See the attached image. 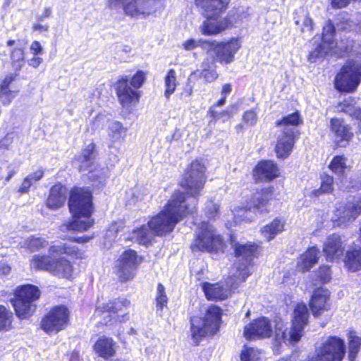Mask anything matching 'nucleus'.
<instances>
[{"instance_id":"63","label":"nucleus","mask_w":361,"mask_h":361,"mask_svg":"<svg viewBox=\"0 0 361 361\" xmlns=\"http://www.w3.org/2000/svg\"><path fill=\"white\" fill-rule=\"evenodd\" d=\"M43 61L42 58L38 56H33V57L27 61L28 64L33 67L37 68Z\"/></svg>"},{"instance_id":"36","label":"nucleus","mask_w":361,"mask_h":361,"mask_svg":"<svg viewBox=\"0 0 361 361\" xmlns=\"http://www.w3.org/2000/svg\"><path fill=\"white\" fill-rule=\"evenodd\" d=\"M49 245L48 241L42 238L30 236L19 243L20 247L25 248L31 252H37L45 248Z\"/></svg>"},{"instance_id":"35","label":"nucleus","mask_w":361,"mask_h":361,"mask_svg":"<svg viewBox=\"0 0 361 361\" xmlns=\"http://www.w3.org/2000/svg\"><path fill=\"white\" fill-rule=\"evenodd\" d=\"M285 222L279 219H274L269 224L263 226L261 232L263 236L267 240H271L274 237L281 233L284 229Z\"/></svg>"},{"instance_id":"46","label":"nucleus","mask_w":361,"mask_h":361,"mask_svg":"<svg viewBox=\"0 0 361 361\" xmlns=\"http://www.w3.org/2000/svg\"><path fill=\"white\" fill-rule=\"evenodd\" d=\"M168 302V298L166 294L165 288L161 283L157 285L156 303L157 308L159 310H162L166 306Z\"/></svg>"},{"instance_id":"62","label":"nucleus","mask_w":361,"mask_h":361,"mask_svg":"<svg viewBox=\"0 0 361 361\" xmlns=\"http://www.w3.org/2000/svg\"><path fill=\"white\" fill-rule=\"evenodd\" d=\"M351 0H331V6L334 8H341L345 7Z\"/></svg>"},{"instance_id":"12","label":"nucleus","mask_w":361,"mask_h":361,"mask_svg":"<svg viewBox=\"0 0 361 361\" xmlns=\"http://www.w3.org/2000/svg\"><path fill=\"white\" fill-rule=\"evenodd\" d=\"M361 82V61L352 60L345 63L334 80L335 88L341 92L353 93Z\"/></svg>"},{"instance_id":"26","label":"nucleus","mask_w":361,"mask_h":361,"mask_svg":"<svg viewBox=\"0 0 361 361\" xmlns=\"http://www.w3.org/2000/svg\"><path fill=\"white\" fill-rule=\"evenodd\" d=\"M279 175V169L272 161H260L255 168L253 176L258 181L271 180Z\"/></svg>"},{"instance_id":"38","label":"nucleus","mask_w":361,"mask_h":361,"mask_svg":"<svg viewBox=\"0 0 361 361\" xmlns=\"http://www.w3.org/2000/svg\"><path fill=\"white\" fill-rule=\"evenodd\" d=\"M350 167L348 159L344 155L334 157L329 164V169L338 176H343Z\"/></svg>"},{"instance_id":"57","label":"nucleus","mask_w":361,"mask_h":361,"mask_svg":"<svg viewBox=\"0 0 361 361\" xmlns=\"http://www.w3.org/2000/svg\"><path fill=\"white\" fill-rule=\"evenodd\" d=\"M33 181L31 179V177H29L28 176L24 179L23 182L22 183L20 188L19 192L21 193H25L27 192L32 185L33 184Z\"/></svg>"},{"instance_id":"55","label":"nucleus","mask_w":361,"mask_h":361,"mask_svg":"<svg viewBox=\"0 0 361 361\" xmlns=\"http://www.w3.org/2000/svg\"><path fill=\"white\" fill-rule=\"evenodd\" d=\"M319 276L323 283L329 281L331 279L330 267L329 266H322L319 270Z\"/></svg>"},{"instance_id":"33","label":"nucleus","mask_w":361,"mask_h":361,"mask_svg":"<svg viewBox=\"0 0 361 361\" xmlns=\"http://www.w3.org/2000/svg\"><path fill=\"white\" fill-rule=\"evenodd\" d=\"M154 235V234L147 225H142L140 228L134 229L128 239L140 245H147L153 239Z\"/></svg>"},{"instance_id":"14","label":"nucleus","mask_w":361,"mask_h":361,"mask_svg":"<svg viewBox=\"0 0 361 361\" xmlns=\"http://www.w3.org/2000/svg\"><path fill=\"white\" fill-rule=\"evenodd\" d=\"M157 0H108L111 9H123L124 13L132 17L146 16L156 11Z\"/></svg>"},{"instance_id":"4","label":"nucleus","mask_w":361,"mask_h":361,"mask_svg":"<svg viewBox=\"0 0 361 361\" xmlns=\"http://www.w3.org/2000/svg\"><path fill=\"white\" fill-rule=\"evenodd\" d=\"M69 209L73 220L61 226L62 231L83 232L93 224L90 216L93 210L92 192L82 188H75L70 192Z\"/></svg>"},{"instance_id":"10","label":"nucleus","mask_w":361,"mask_h":361,"mask_svg":"<svg viewBox=\"0 0 361 361\" xmlns=\"http://www.w3.org/2000/svg\"><path fill=\"white\" fill-rule=\"evenodd\" d=\"M224 247V240L220 235L216 233L212 225L207 222H202L197 229L191 249L195 251L208 252H217L223 251Z\"/></svg>"},{"instance_id":"48","label":"nucleus","mask_w":361,"mask_h":361,"mask_svg":"<svg viewBox=\"0 0 361 361\" xmlns=\"http://www.w3.org/2000/svg\"><path fill=\"white\" fill-rule=\"evenodd\" d=\"M226 102V97H222L219 101L211 106L209 109L207 114L212 118V121H216L220 119V116L218 114V111L216 110L217 106H223Z\"/></svg>"},{"instance_id":"44","label":"nucleus","mask_w":361,"mask_h":361,"mask_svg":"<svg viewBox=\"0 0 361 361\" xmlns=\"http://www.w3.org/2000/svg\"><path fill=\"white\" fill-rule=\"evenodd\" d=\"M241 361H263L261 352L256 348L245 346L240 353Z\"/></svg>"},{"instance_id":"8","label":"nucleus","mask_w":361,"mask_h":361,"mask_svg":"<svg viewBox=\"0 0 361 361\" xmlns=\"http://www.w3.org/2000/svg\"><path fill=\"white\" fill-rule=\"evenodd\" d=\"M221 310L215 305L209 306L204 317H193L191 320V335L193 341L198 344L200 340L215 334L219 329Z\"/></svg>"},{"instance_id":"11","label":"nucleus","mask_w":361,"mask_h":361,"mask_svg":"<svg viewBox=\"0 0 361 361\" xmlns=\"http://www.w3.org/2000/svg\"><path fill=\"white\" fill-rule=\"evenodd\" d=\"M41 295L39 289L31 284L18 287L12 300L16 315L20 319L31 316L36 309L35 304Z\"/></svg>"},{"instance_id":"31","label":"nucleus","mask_w":361,"mask_h":361,"mask_svg":"<svg viewBox=\"0 0 361 361\" xmlns=\"http://www.w3.org/2000/svg\"><path fill=\"white\" fill-rule=\"evenodd\" d=\"M116 343L113 339L102 336L99 338L94 345V350L99 356L109 359L116 353Z\"/></svg>"},{"instance_id":"19","label":"nucleus","mask_w":361,"mask_h":361,"mask_svg":"<svg viewBox=\"0 0 361 361\" xmlns=\"http://www.w3.org/2000/svg\"><path fill=\"white\" fill-rule=\"evenodd\" d=\"M361 214V197L354 198L352 202L339 204L334 212V221L338 225H346L354 221Z\"/></svg>"},{"instance_id":"49","label":"nucleus","mask_w":361,"mask_h":361,"mask_svg":"<svg viewBox=\"0 0 361 361\" xmlns=\"http://www.w3.org/2000/svg\"><path fill=\"white\" fill-rule=\"evenodd\" d=\"M93 182V186L96 188L102 187L105 184L106 175L105 172H95L90 177Z\"/></svg>"},{"instance_id":"21","label":"nucleus","mask_w":361,"mask_h":361,"mask_svg":"<svg viewBox=\"0 0 361 361\" xmlns=\"http://www.w3.org/2000/svg\"><path fill=\"white\" fill-rule=\"evenodd\" d=\"M331 130L335 145L338 147H345L353 137L351 127L343 119L332 118Z\"/></svg>"},{"instance_id":"54","label":"nucleus","mask_w":361,"mask_h":361,"mask_svg":"<svg viewBox=\"0 0 361 361\" xmlns=\"http://www.w3.org/2000/svg\"><path fill=\"white\" fill-rule=\"evenodd\" d=\"M123 227V224L120 223H114L112 224L109 228L107 230L106 235L110 240L114 239L116 237V233L120 231V229Z\"/></svg>"},{"instance_id":"64","label":"nucleus","mask_w":361,"mask_h":361,"mask_svg":"<svg viewBox=\"0 0 361 361\" xmlns=\"http://www.w3.org/2000/svg\"><path fill=\"white\" fill-rule=\"evenodd\" d=\"M11 267L9 264L4 262H0V276H5L10 273Z\"/></svg>"},{"instance_id":"20","label":"nucleus","mask_w":361,"mask_h":361,"mask_svg":"<svg viewBox=\"0 0 361 361\" xmlns=\"http://www.w3.org/2000/svg\"><path fill=\"white\" fill-rule=\"evenodd\" d=\"M92 124L96 129L106 127L107 137L111 143L120 141L127 130L121 122L109 119L102 114L94 118Z\"/></svg>"},{"instance_id":"16","label":"nucleus","mask_w":361,"mask_h":361,"mask_svg":"<svg viewBox=\"0 0 361 361\" xmlns=\"http://www.w3.org/2000/svg\"><path fill=\"white\" fill-rule=\"evenodd\" d=\"M70 312L63 305L52 308L42 321V328L48 334L58 333L69 322Z\"/></svg>"},{"instance_id":"42","label":"nucleus","mask_w":361,"mask_h":361,"mask_svg":"<svg viewBox=\"0 0 361 361\" xmlns=\"http://www.w3.org/2000/svg\"><path fill=\"white\" fill-rule=\"evenodd\" d=\"M348 338L349 360L350 361H355L361 346V338L357 336L355 331H350Z\"/></svg>"},{"instance_id":"53","label":"nucleus","mask_w":361,"mask_h":361,"mask_svg":"<svg viewBox=\"0 0 361 361\" xmlns=\"http://www.w3.org/2000/svg\"><path fill=\"white\" fill-rule=\"evenodd\" d=\"M206 214L210 219L214 218L218 214L219 206L213 202H209L206 205Z\"/></svg>"},{"instance_id":"61","label":"nucleus","mask_w":361,"mask_h":361,"mask_svg":"<svg viewBox=\"0 0 361 361\" xmlns=\"http://www.w3.org/2000/svg\"><path fill=\"white\" fill-rule=\"evenodd\" d=\"M42 21H38L32 25V30L34 31H39L40 32H44L48 30L49 25L47 24H42Z\"/></svg>"},{"instance_id":"22","label":"nucleus","mask_w":361,"mask_h":361,"mask_svg":"<svg viewBox=\"0 0 361 361\" xmlns=\"http://www.w3.org/2000/svg\"><path fill=\"white\" fill-rule=\"evenodd\" d=\"M115 90L119 103L123 107H128L139 101L140 95L128 85L127 76L118 78L115 84Z\"/></svg>"},{"instance_id":"28","label":"nucleus","mask_w":361,"mask_h":361,"mask_svg":"<svg viewBox=\"0 0 361 361\" xmlns=\"http://www.w3.org/2000/svg\"><path fill=\"white\" fill-rule=\"evenodd\" d=\"M130 301L126 298H118L113 301H110L106 306L102 308L98 307L96 313L97 314H109L110 317H113L112 314H117V319L120 321L124 320L125 315L119 314L128 308L130 305Z\"/></svg>"},{"instance_id":"34","label":"nucleus","mask_w":361,"mask_h":361,"mask_svg":"<svg viewBox=\"0 0 361 361\" xmlns=\"http://www.w3.org/2000/svg\"><path fill=\"white\" fill-rule=\"evenodd\" d=\"M339 106L341 111L361 121V102L359 99L350 97L341 103Z\"/></svg>"},{"instance_id":"18","label":"nucleus","mask_w":361,"mask_h":361,"mask_svg":"<svg viewBox=\"0 0 361 361\" xmlns=\"http://www.w3.org/2000/svg\"><path fill=\"white\" fill-rule=\"evenodd\" d=\"M212 44L217 61L222 64L228 65L234 61L235 54L241 47V41L237 37H232L228 40Z\"/></svg>"},{"instance_id":"60","label":"nucleus","mask_w":361,"mask_h":361,"mask_svg":"<svg viewBox=\"0 0 361 361\" xmlns=\"http://www.w3.org/2000/svg\"><path fill=\"white\" fill-rule=\"evenodd\" d=\"M236 111H237V109H236L235 106L233 105L223 111L218 112V114L220 116V119L224 116L231 118L236 113Z\"/></svg>"},{"instance_id":"52","label":"nucleus","mask_w":361,"mask_h":361,"mask_svg":"<svg viewBox=\"0 0 361 361\" xmlns=\"http://www.w3.org/2000/svg\"><path fill=\"white\" fill-rule=\"evenodd\" d=\"M200 75L207 82H212L218 78V74L214 69L203 70L200 72Z\"/></svg>"},{"instance_id":"39","label":"nucleus","mask_w":361,"mask_h":361,"mask_svg":"<svg viewBox=\"0 0 361 361\" xmlns=\"http://www.w3.org/2000/svg\"><path fill=\"white\" fill-rule=\"evenodd\" d=\"M344 262L350 271L359 270L361 268V247L347 251Z\"/></svg>"},{"instance_id":"37","label":"nucleus","mask_w":361,"mask_h":361,"mask_svg":"<svg viewBox=\"0 0 361 361\" xmlns=\"http://www.w3.org/2000/svg\"><path fill=\"white\" fill-rule=\"evenodd\" d=\"M53 257L49 253L46 255H34L30 261V266L36 270H43L49 272V267L52 262Z\"/></svg>"},{"instance_id":"58","label":"nucleus","mask_w":361,"mask_h":361,"mask_svg":"<svg viewBox=\"0 0 361 361\" xmlns=\"http://www.w3.org/2000/svg\"><path fill=\"white\" fill-rule=\"evenodd\" d=\"M30 49L33 56H38L43 52L42 47L38 41L32 42Z\"/></svg>"},{"instance_id":"27","label":"nucleus","mask_w":361,"mask_h":361,"mask_svg":"<svg viewBox=\"0 0 361 361\" xmlns=\"http://www.w3.org/2000/svg\"><path fill=\"white\" fill-rule=\"evenodd\" d=\"M6 45L11 48L10 56L12 66L16 69L21 68L25 63L24 49L26 42L20 39H9L6 42Z\"/></svg>"},{"instance_id":"47","label":"nucleus","mask_w":361,"mask_h":361,"mask_svg":"<svg viewBox=\"0 0 361 361\" xmlns=\"http://www.w3.org/2000/svg\"><path fill=\"white\" fill-rule=\"evenodd\" d=\"M295 24L301 25L300 30L303 33L310 34L313 30V21L307 15H305L301 19L296 20Z\"/></svg>"},{"instance_id":"25","label":"nucleus","mask_w":361,"mask_h":361,"mask_svg":"<svg viewBox=\"0 0 361 361\" xmlns=\"http://www.w3.org/2000/svg\"><path fill=\"white\" fill-rule=\"evenodd\" d=\"M201 287L207 299L209 300H223L231 294V288L228 286L220 283L203 282Z\"/></svg>"},{"instance_id":"51","label":"nucleus","mask_w":361,"mask_h":361,"mask_svg":"<svg viewBox=\"0 0 361 361\" xmlns=\"http://www.w3.org/2000/svg\"><path fill=\"white\" fill-rule=\"evenodd\" d=\"M243 120L247 125L255 126L257 122V112L254 109L245 111Z\"/></svg>"},{"instance_id":"3","label":"nucleus","mask_w":361,"mask_h":361,"mask_svg":"<svg viewBox=\"0 0 361 361\" xmlns=\"http://www.w3.org/2000/svg\"><path fill=\"white\" fill-rule=\"evenodd\" d=\"M231 0H195V4L203 11V15L206 20L201 26V32L205 35H216L224 30L228 29L238 23L236 15L242 13L241 16L238 17L239 21L247 18V15L244 14L242 10H235L226 17L217 19L218 17L224 13Z\"/></svg>"},{"instance_id":"17","label":"nucleus","mask_w":361,"mask_h":361,"mask_svg":"<svg viewBox=\"0 0 361 361\" xmlns=\"http://www.w3.org/2000/svg\"><path fill=\"white\" fill-rule=\"evenodd\" d=\"M141 262V258L133 250L125 251L118 259L116 267L118 274L123 281L132 279L135 275V271Z\"/></svg>"},{"instance_id":"29","label":"nucleus","mask_w":361,"mask_h":361,"mask_svg":"<svg viewBox=\"0 0 361 361\" xmlns=\"http://www.w3.org/2000/svg\"><path fill=\"white\" fill-rule=\"evenodd\" d=\"M66 198V188L61 184H56L51 187L46 204L49 209H57L64 204Z\"/></svg>"},{"instance_id":"7","label":"nucleus","mask_w":361,"mask_h":361,"mask_svg":"<svg viewBox=\"0 0 361 361\" xmlns=\"http://www.w3.org/2000/svg\"><path fill=\"white\" fill-rule=\"evenodd\" d=\"M302 120L298 112L284 116L276 122V126L281 128L277 135L275 150L279 158L286 159L291 153L295 143L296 127L301 124Z\"/></svg>"},{"instance_id":"15","label":"nucleus","mask_w":361,"mask_h":361,"mask_svg":"<svg viewBox=\"0 0 361 361\" xmlns=\"http://www.w3.org/2000/svg\"><path fill=\"white\" fill-rule=\"evenodd\" d=\"M271 194L267 190H263L262 192L255 194L252 200L247 204L246 207L235 208L233 212L235 221L238 223L241 221H252L257 214V212H262L264 207L268 202Z\"/></svg>"},{"instance_id":"9","label":"nucleus","mask_w":361,"mask_h":361,"mask_svg":"<svg viewBox=\"0 0 361 361\" xmlns=\"http://www.w3.org/2000/svg\"><path fill=\"white\" fill-rule=\"evenodd\" d=\"M231 244L235 250L237 262L233 268L231 279L233 283L238 286L240 283L244 281L251 273L250 265L255 257L257 246L252 243H235L233 239L231 240Z\"/></svg>"},{"instance_id":"50","label":"nucleus","mask_w":361,"mask_h":361,"mask_svg":"<svg viewBox=\"0 0 361 361\" xmlns=\"http://www.w3.org/2000/svg\"><path fill=\"white\" fill-rule=\"evenodd\" d=\"M145 81V73L138 71L132 78L130 85L136 89L140 88Z\"/></svg>"},{"instance_id":"59","label":"nucleus","mask_w":361,"mask_h":361,"mask_svg":"<svg viewBox=\"0 0 361 361\" xmlns=\"http://www.w3.org/2000/svg\"><path fill=\"white\" fill-rule=\"evenodd\" d=\"M18 170V165L16 164H10L7 166L6 173L7 176L5 177L6 182L9 181V180L14 176Z\"/></svg>"},{"instance_id":"45","label":"nucleus","mask_w":361,"mask_h":361,"mask_svg":"<svg viewBox=\"0 0 361 361\" xmlns=\"http://www.w3.org/2000/svg\"><path fill=\"white\" fill-rule=\"evenodd\" d=\"M12 312L4 306L0 305V331L9 329L12 324Z\"/></svg>"},{"instance_id":"30","label":"nucleus","mask_w":361,"mask_h":361,"mask_svg":"<svg viewBox=\"0 0 361 361\" xmlns=\"http://www.w3.org/2000/svg\"><path fill=\"white\" fill-rule=\"evenodd\" d=\"M319 250L315 247H311L303 253L298 259L297 267L301 271L310 270L319 259Z\"/></svg>"},{"instance_id":"43","label":"nucleus","mask_w":361,"mask_h":361,"mask_svg":"<svg viewBox=\"0 0 361 361\" xmlns=\"http://www.w3.org/2000/svg\"><path fill=\"white\" fill-rule=\"evenodd\" d=\"M334 178L328 174L322 176V183L319 189L312 192L313 196L317 197L324 193H329L333 191Z\"/></svg>"},{"instance_id":"2","label":"nucleus","mask_w":361,"mask_h":361,"mask_svg":"<svg viewBox=\"0 0 361 361\" xmlns=\"http://www.w3.org/2000/svg\"><path fill=\"white\" fill-rule=\"evenodd\" d=\"M292 328L284 329V324L281 319H276L274 324L266 317L259 318L247 325L244 329V336L247 339L253 340L267 338L274 332L279 341L298 342L302 336L303 329L307 324L309 312L306 305L298 304L293 312Z\"/></svg>"},{"instance_id":"40","label":"nucleus","mask_w":361,"mask_h":361,"mask_svg":"<svg viewBox=\"0 0 361 361\" xmlns=\"http://www.w3.org/2000/svg\"><path fill=\"white\" fill-rule=\"evenodd\" d=\"M178 82L174 69H169L164 77V96L169 99L176 91Z\"/></svg>"},{"instance_id":"1","label":"nucleus","mask_w":361,"mask_h":361,"mask_svg":"<svg viewBox=\"0 0 361 361\" xmlns=\"http://www.w3.org/2000/svg\"><path fill=\"white\" fill-rule=\"evenodd\" d=\"M204 171L205 167L200 161L191 163L181 182V186L187 192H175L164 208L149 220L147 226L154 235L163 236L170 233L184 216L195 212L197 196L205 183Z\"/></svg>"},{"instance_id":"6","label":"nucleus","mask_w":361,"mask_h":361,"mask_svg":"<svg viewBox=\"0 0 361 361\" xmlns=\"http://www.w3.org/2000/svg\"><path fill=\"white\" fill-rule=\"evenodd\" d=\"M335 27L333 23L328 20L323 27L322 42L317 44L316 47L310 51L308 60L310 62H316L317 59L323 58L327 54H335L338 57L343 56L345 53L353 51V44H348V42H335L334 36Z\"/></svg>"},{"instance_id":"13","label":"nucleus","mask_w":361,"mask_h":361,"mask_svg":"<svg viewBox=\"0 0 361 361\" xmlns=\"http://www.w3.org/2000/svg\"><path fill=\"white\" fill-rule=\"evenodd\" d=\"M345 355V345L337 336H329L315 347L308 361H342Z\"/></svg>"},{"instance_id":"56","label":"nucleus","mask_w":361,"mask_h":361,"mask_svg":"<svg viewBox=\"0 0 361 361\" xmlns=\"http://www.w3.org/2000/svg\"><path fill=\"white\" fill-rule=\"evenodd\" d=\"M200 43H201L200 40H195L193 39H190L186 40L183 43V46L185 50L190 51V50H192V49H195L196 47H199Z\"/></svg>"},{"instance_id":"32","label":"nucleus","mask_w":361,"mask_h":361,"mask_svg":"<svg viewBox=\"0 0 361 361\" xmlns=\"http://www.w3.org/2000/svg\"><path fill=\"white\" fill-rule=\"evenodd\" d=\"M95 145L92 142L88 144L78 157L80 170L82 171H92L94 162Z\"/></svg>"},{"instance_id":"23","label":"nucleus","mask_w":361,"mask_h":361,"mask_svg":"<svg viewBox=\"0 0 361 361\" xmlns=\"http://www.w3.org/2000/svg\"><path fill=\"white\" fill-rule=\"evenodd\" d=\"M330 295L329 290L324 288L314 290L310 301V307L314 317H318L330 310Z\"/></svg>"},{"instance_id":"24","label":"nucleus","mask_w":361,"mask_h":361,"mask_svg":"<svg viewBox=\"0 0 361 361\" xmlns=\"http://www.w3.org/2000/svg\"><path fill=\"white\" fill-rule=\"evenodd\" d=\"M345 250V243L338 234L329 236L324 243L323 252L329 261L340 259Z\"/></svg>"},{"instance_id":"41","label":"nucleus","mask_w":361,"mask_h":361,"mask_svg":"<svg viewBox=\"0 0 361 361\" xmlns=\"http://www.w3.org/2000/svg\"><path fill=\"white\" fill-rule=\"evenodd\" d=\"M11 78H6L0 85V101L4 105L9 104L16 97V92L9 89Z\"/></svg>"},{"instance_id":"5","label":"nucleus","mask_w":361,"mask_h":361,"mask_svg":"<svg viewBox=\"0 0 361 361\" xmlns=\"http://www.w3.org/2000/svg\"><path fill=\"white\" fill-rule=\"evenodd\" d=\"M49 253L53 257L49 273L66 279L73 276L74 269L71 262L62 255L75 257L77 259L84 257L82 251L66 243H57L50 245Z\"/></svg>"}]
</instances>
